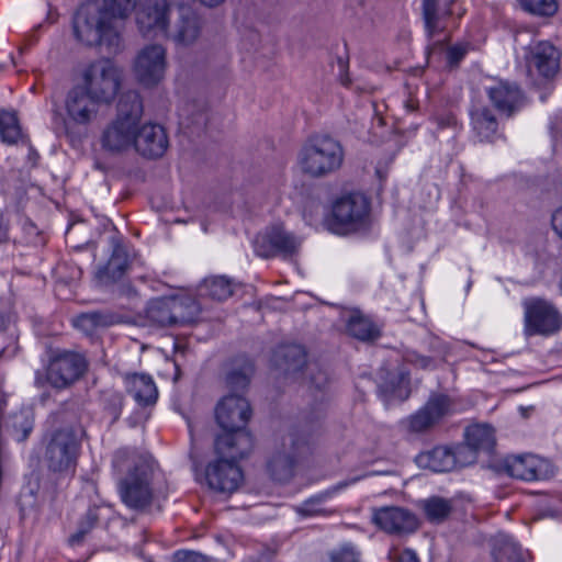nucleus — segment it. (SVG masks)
Listing matches in <instances>:
<instances>
[{
  "instance_id": "3",
  "label": "nucleus",
  "mask_w": 562,
  "mask_h": 562,
  "mask_svg": "<svg viewBox=\"0 0 562 562\" xmlns=\"http://www.w3.org/2000/svg\"><path fill=\"white\" fill-rule=\"evenodd\" d=\"M88 369L89 361L83 353L56 349L50 352L45 373L35 372L34 383L37 387L47 383L55 390H66L82 379Z\"/></svg>"
},
{
  "instance_id": "5",
  "label": "nucleus",
  "mask_w": 562,
  "mask_h": 562,
  "mask_svg": "<svg viewBox=\"0 0 562 562\" xmlns=\"http://www.w3.org/2000/svg\"><path fill=\"white\" fill-rule=\"evenodd\" d=\"M83 428L54 429L46 445L44 460L50 472L74 475L81 453Z\"/></svg>"
},
{
  "instance_id": "45",
  "label": "nucleus",
  "mask_w": 562,
  "mask_h": 562,
  "mask_svg": "<svg viewBox=\"0 0 562 562\" xmlns=\"http://www.w3.org/2000/svg\"><path fill=\"white\" fill-rule=\"evenodd\" d=\"M22 137V128L14 111L0 109V138L8 145H14Z\"/></svg>"
},
{
  "instance_id": "62",
  "label": "nucleus",
  "mask_w": 562,
  "mask_h": 562,
  "mask_svg": "<svg viewBox=\"0 0 562 562\" xmlns=\"http://www.w3.org/2000/svg\"><path fill=\"white\" fill-rule=\"evenodd\" d=\"M30 158H38V154L34 149H31Z\"/></svg>"
},
{
  "instance_id": "53",
  "label": "nucleus",
  "mask_w": 562,
  "mask_h": 562,
  "mask_svg": "<svg viewBox=\"0 0 562 562\" xmlns=\"http://www.w3.org/2000/svg\"><path fill=\"white\" fill-rule=\"evenodd\" d=\"M328 382H329L328 375H327V373L324 370L317 369L316 372H313L311 370L310 383L316 390H318V391L325 390V387L327 386Z\"/></svg>"
},
{
  "instance_id": "39",
  "label": "nucleus",
  "mask_w": 562,
  "mask_h": 562,
  "mask_svg": "<svg viewBox=\"0 0 562 562\" xmlns=\"http://www.w3.org/2000/svg\"><path fill=\"white\" fill-rule=\"evenodd\" d=\"M492 555L494 562H529L528 554L507 536H501L494 541Z\"/></svg>"
},
{
  "instance_id": "16",
  "label": "nucleus",
  "mask_w": 562,
  "mask_h": 562,
  "mask_svg": "<svg viewBox=\"0 0 562 562\" xmlns=\"http://www.w3.org/2000/svg\"><path fill=\"white\" fill-rule=\"evenodd\" d=\"M214 453L218 460L238 464L254 448V437L249 430L222 429L214 438Z\"/></svg>"
},
{
  "instance_id": "1",
  "label": "nucleus",
  "mask_w": 562,
  "mask_h": 562,
  "mask_svg": "<svg viewBox=\"0 0 562 562\" xmlns=\"http://www.w3.org/2000/svg\"><path fill=\"white\" fill-rule=\"evenodd\" d=\"M135 8L136 0H88L74 15V34L87 46L105 45L110 52H116L120 35L113 22L127 18Z\"/></svg>"
},
{
  "instance_id": "8",
  "label": "nucleus",
  "mask_w": 562,
  "mask_h": 562,
  "mask_svg": "<svg viewBox=\"0 0 562 562\" xmlns=\"http://www.w3.org/2000/svg\"><path fill=\"white\" fill-rule=\"evenodd\" d=\"M486 468L497 475L522 481L549 480L555 474V469L550 461L535 454L492 459Z\"/></svg>"
},
{
  "instance_id": "40",
  "label": "nucleus",
  "mask_w": 562,
  "mask_h": 562,
  "mask_svg": "<svg viewBox=\"0 0 562 562\" xmlns=\"http://www.w3.org/2000/svg\"><path fill=\"white\" fill-rule=\"evenodd\" d=\"M171 304V295L150 300L146 307V318L157 327H173Z\"/></svg>"
},
{
  "instance_id": "4",
  "label": "nucleus",
  "mask_w": 562,
  "mask_h": 562,
  "mask_svg": "<svg viewBox=\"0 0 562 562\" xmlns=\"http://www.w3.org/2000/svg\"><path fill=\"white\" fill-rule=\"evenodd\" d=\"M371 203L361 193H349L337 199L326 220L327 228L338 235H349L370 229Z\"/></svg>"
},
{
  "instance_id": "46",
  "label": "nucleus",
  "mask_w": 562,
  "mask_h": 562,
  "mask_svg": "<svg viewBox=\"0 0 562 562\" xmlns=\"http://www.w3.org/2000/svg\"><path fill=\"white\" fill-rule=\"evenodd\" d=\"M345 486H347V483L341 482L331 488L310 497L304 501L300 507H297L296 512L303 517H313L324 514L325 512L319 507V505Z\"/></svg>"
},
{
  "instance_id": "21",
  "label": "nucleus",
  "mask_w": 562,
  "mask_h": 562,
  "mask_svg": "<svg viewBox=\"0 0 562 562\" xmlns=\"http://www.w3.org/2000/svg\"><path fill=\"white\" fill-rule=\"evenodd\" d=\"M223 380L228 394H241L248 391L255 374V362L247 355H236L224 362Z\"/></svg>"
},
{
  "instance_id": "33",
  "label": "nucleus",
  "mask_w": 562,
  "mask_h": 562,
  "mask_svg": "<svg viewBox=\"0 0 562 562\" xmlns=\"http://www.w3.org/2000/svg\"><path fill=\"white\" fill-rule=\"evenodd\" d=\"M346 331L349 336L364 342H373L382 336L381 328L360 311H355L346 323Z\"/></svg>"
},
{
  "instance_id": "49",
  "label": "nucleus",
  "mask_w": 562,
  "mask_h": 562,
  "mask_svg": "<svg viewBox=\"0 0 562 562\" xmlns=\"http://www.w3.org/2000/svg\"><path fill=\"white\" fill-rule=\"evenodd\" d=\"M361 553L351 542H346L328 552V562H361Z\"/></svg>"
},
{
  "instance_id": "22",
  "label": "nucleus",
  "mask_w": 562,
  "mask_h": 562,
  "mask_svg": "<svg viewBox=\"0 0 562 562\" xmlns=\"http://www.w3.org/2000/svg\"><path fill=\"white\" fill-rule=\"evenodd\" d=\"M205 479L211 490L232 494L238 490L244 474L239 464L216 459L207 464Z\"/></svg>"
},
{
  "instance_id": "23",
  "label": "nucleus",
  "mask_w": 562,
  "mask_h": 562,
  "mask_svg": "<svg viewBox=\"0 0 562 562\" xmlns=\"http://www.w3.org/2000/svg\"><path fill=\"white\" fill-rule=\"evenodd\" d=\"M169 146L165 128L160 124L147 123L135 130L134 147L145 158L157 159L164 156Z\"/></svg>"
},
{
  "instance_id": "56",
  "label": "nucleus",
  "mask_w": 562,
  "mask_h": 562,
  "mask_svg": "<svg viewBox=\"0 0 562 562\" xmlns=\"http://www.w3.org/2000/svg\"><path fill=\"white\" fill-rule=\"evenodd\" d=\"M10 241V220L0 212V244Z\"/></svg>"
},
{
  "instance_id": "52",
  "label": "nucleus",
  "mask_w": 562,
  "mask_h": 562,
  "mask_svg": "<svg viewBox=\"0 0 562 562\" xmlns=\"http://www.w3.org/2000/svg\"><path fill=\"white\" fill-rule=\"evenodd\" d=\"M468 53V47L462 44H456L450 46L447 49V66L450 69H456L460 66V63L463 60Z\"/></svg>"
},
{
  "instance_id": "6",
  "label": "nucleus",
  "mask_w": 562,
  "mask_h": 562,
  "mask_svg": "<svg viewBox=\"0 0 562 562\" xmlns=\"http://www.w3.org/2000/svg\"><path fill=\"white\" fill-rule=\"evenodd\" d=\"M153 477L154 468L149 462L145 460L135 462L117 483L123 504L137 512L148 508L154 499Z\"/></svg>"
},
{
  "instance_id": "28",
  "label": "nucleus",
  "mask_w": 562,
  "mask_h": 562,
  "mask_svg": "<svg viewBox=\"0 0 562 562\" xmlns=\"http://www.w3.org/2000/svg\"><path fill=\"white\" fill-rule=\"evenodd\" d=\"M136 126L114 120L101 136L102 148L111 154H119L134 145Z\"/></svg>"
},
{
  "instance_id": "14",
  "label": "nucleus",
  "mask_w": 562,
  "mask_h": 562,
  "mask_svg": "<svg viewBox=\"0 0 562 562\" xmlns=\"http://www.w3.org/2000/svg\"><path fill=\"white\" fill-rule=\"evenodd\" d=\"M452 405L453 401L448 394L431 393L426 404L403 424L406 425L409 432H426L450 414Z\"/></svg>"
},
{
  "instance_id": "57",
  "label": "nucleus",
  "mask_w": 562,
  "mask_h": 562,
  "mask_svg": "<svg viewBox=\"0 0 562 562\" xmlns=\"http://www.w3.org/2000/svg\"><path fill=\"white\" fill-rule=\"evenodd\" d=\"M394 562H420L417 553L409 548L404 549L394 555Z\"/></svg>"
},
{
  "instance_id": "38",
  "label": "nucleus",
  "mask_w": 562,
  "mask_h": 562,
  "mask_svg": "<svg viewBox=\"0 0 562 562\" xmlns=\"http://www.w3.org/2000/svg\"><path fill=\"white\" fill-rule=\"evenodd\" d=\"M419 507L427 521L435 525L445 522L453 512L452 501L437 495L420 501Z\"/></svg>"
},
{
  "instance_id": "2",
  "label": "nucleus",
  "mask_w": 562,
  "mask_h": 562,
  "mask_svg": "<svg viewBox=\"0 0 562 562\" xmlns=\"http://www.w3.org/2000/svg\"><path fill=\"white\" fill-rule=\"evenodd\" d=\"M344 156V148L337 139L327 134H316L310 136L301 148L299 162L303 173L323 178L341 167Z\"/></svg>"
},
{
  "instance_id": "19",
  "label": "nucleus",
  "mask_w": 562,
  "mask_h": 562,
  "mask_svg": "<svg viewBox=\"0 0 562 562\" xmlns=\"http://www.w3.org/2000/svg\"><path fill=\"white\" fill-rule=\"evenodd\" d=\"M486 95L494 109L507 119L514 116L528 102L521 87L508 80H498L486 88Z\"/></svg>"
},
{
  "instance_id": "60",
  "label": "nucleus",
  "mask_w": 562,
  "mask_h": 562,
  "mask_svg": "<svg viewBox=\"0 0 562 562\" xmlns=\"http://www.w3.org/2000/svg\"><path fill=\"white\" fill-rule=\"evenodd\" d=\"M339 78H340V83L342 86H345L347 88H349L351 86V79L349 77L348 70H346V71L340 70Z\"/></svg>"
},
{
  "instance_id": "43",
  "label": "nucleus",
  "mask_w": 562,
  "mask_h": 562,
  "mask_svg": "<svg viewBox=\"0 0 562 562\" xmlns=\"http://www.w3.org/2000/svg\"><path fill=\"white\" fill-rule=\"evenodd\" d=\"M99 403L101 407L102 418L109 422V426H113L121 417L124 407V395L116 390H104L100 392Z\"/></svg>"
},
{
  "instance_id": "32",
  "label": "nucleus",
  "mask_w": 562,
  "mask_h": 562,
  "mask_svg": "<svg viewBox=\"0 0 562 562\" xmlns=\"http://www.w3.org/2000/svg\"><path fill=\"white\" fill-rule=\"evenodd\" d=\"M173 327H184L200 321L201 305L190 295H171Z\"/></svg>"
},
{
  "instance_id": "34",
  "label": "nucleus",
  "mask_w": 562,
  "mask_h": 562,
  "mask_svg": "<svg viewBox=\"0 0 562 562\" xmlns=\"http://www.w3.org/2000/svg\"><path fill=\"white\" fill-rule=\"evenodd\" d=\"M144 112V104L139 93L135 90L123 92L116 105V120L138 126Z\"/></svg>"
},
{
  "instance_id": "9",
  "label": "nucleus",
  "mask_w": 562,
  "mask_h": 562,
  "mask_svg": "<svg viewBox=\"0 0 562 562\" xmlns=\"http://www.w3.org/2000/svg\"><path fill=\"white\" fill-rule=\"evenodd\" d=\"M524 335L550 337L562 330V313L543 297H528L522 302Z\"/></svg>"
},
{
  "instance_id": "24",
  "label": "nucleus",
  "mask_w": 562,
  "mask_h": 562,
  "mask_svg": "<svg viewBox=\"0 0 562 562\" xmlns=\"http://www.w3.org/2000/svg\"><path fill=\"white\" fill-rule=\"evenodd\" d=\"M526 61L535 67L540 76L553 78L560 69V52L548 41H539L529 45Z\"/></svg>"
},
{
  "instance_id": "13",
  "label": "nucleus",
  "mask_w": 562,
  "mask_h": 562,
  "mask_svg": "<svg viewBox=\"0 0 562 562\" xmlns=\"http://www.w3.org/2000/svg\"><path fill=\"white\" fill-rule=\"evenodd\" d=\"M371 521L383 532L397 537L413 535L422 525L415 513L401 506L373 508Z\"/></svg>"
},
{
  "instance_id": "42",
  "label": "nucleus",
  "mask_w": 562,
  "mask_h": 562,
  "mask_svg": "<svg viewBox=\"0 0 562 562\" xmlns=\"http://www.w3.org/2000/svg\"><path fill=\"white\" fill-rule=\"evenodd\" d=\"M81 404L76 400L64 402L60 407L52 415L54 424L58 425L55 429H75L83 428L81 425Z\"/></svg>"
},
{
  "instance_id": "26",
  "label": "nucleus",
  "mask_w": 562,
  "mask_h": 562,
  "mask_svg": "<svg viewBox=\"0 0 562 562\" xmlns=\"http://www.w3.org/2000/svg\"><path fill=\"white\" fill-rule=\"evenodd\" d=\"M99 104L101 103L82 86L74 87L66 99L68 115L79 124L89 123L97 114Z\"/></svg>"
},
{
  "instance_id": "36",
  "label": "nucleus",
  "mask_w": 562,
  "mask_h": 562,
  "mask_svg": "<svg viewBox=\"0 0 562 562\" xmlns=\"http://www.w3.org/2000/svg\"><path fill=\"white\" fill-rule=\"evenodd\" d=\"M201 33V19L191 8H181L173 38L182 45H191Z\"/></svg>"
},
{
  "instance_id": "31",
  "label": "nucleus",
  "mask_w": 562,
  "mask_h": 562,
  "mask_svg": "<svg viewBox=\"0 0 562 562\" xmlns=\"http://www.w3.org/2000/svg\"><path fill=\"white\" fill-rule=\"evenodd\" d=\"M124 381L126 392L133 396L139 406L146 407L156 403L158 391L149 374L127 373Z\"/></svg>"
},
{
  "instance_id": "51",
  "label": "nucleus",
  "mask_w": 562,
  "mask_h": 562,
  "mask_svg": "<svg viewBox=\"0 0 562 562\" xmlns=\"http://www.w3.org/2000/svg\"><path fill=\"white\" fill-rule=\"evenodd\" d=\"M404 360L405 362L423 370H435L438 368L436 357L424 356L414 350L406 351Z\"/></svg>"
},
{
  "instance_id": "30",
  "label": "nucleus",
  "mask_w": 562,
  "mask_h": 562,
  "mask_svg": "<svg viewBox=\"0 0 562 562\" xmlns=\"http://www.w3.org/2000/svg\"><path fill=\"white\" fill-rule=\"evenodd\" d=\"M123 323V316L111 310H95L78 314L72 325L87 336H93L98 328H108Z\"/></svg>"
},
{
  "instance_id": "44",
  "label": "nucleus",
  "mask_w": 562,
  "mask_h": 562,
  "mask_svg": "<svg viewBox=\"0 0 562 562\" xmlns=\"http://www.w3.org/2000/svg\"><path fill=\"white\" fill-rule=\"evenodd\" d=\"M100 509L101 506L99 505L90 506L86 514L80 517L77 525V531L68 538V543L71 547L82 544L86 536L97 527L100 521Z\"/></svg>"
},
{
  "instance_id": "64",
  "label": "nucleus",
  "mask_w": 562,
  "mask_h": 562,
  "mask_svg": "<svg viewBox=\"0 0 562 562\" xmlns=\"http://www.w3.org/2000/svg\"><path fill=\"white\" fill-rule=\"evenodd\" d=\"M559 289H560L561 294H562V279H561V281L559 282Z\"/></svg>"
},
{
  "instance_id": "55",
  "label": "nucleus",
  "mask_w": 562,
  "mask_h": 562,
  "mask_svg": "<svg viewBox=\"0 0 562 562\" xmlns=\"http://www.w3.org/2000/svg\"><path fill=\"white\" fill-rule=\"evenodd\" d=\"M439 128L457 127L458 119L452 112L442 113L436 116Z\"/></svg>"
},
{
  "instance_id": "50",
  "label": "nucleus",
  "mask_w": 562,
  "mask_h": 562,
  "mask_svg": "<svg viewBox=\"0 0 562 562\" xmlns=\"http://www.w3.org/2000/svg\"><path fill=\"white\" fill-rule=\"evenodd\" d=\"M171 562H224V561H221L216 558L206 555L199 551L188 550V549H179L172 553Z\"/></svg>"
},
{
  "instance_id": "12",
  "label": "nucleus",
  "mask_w": 562,
  "mask_h": 562,
  "mask_svg": "<svg viewBox=\"0 0 562 562\" xmlns=\"http://www.w3.org/2000/svg\"><path fill=\"white\" fill-rule=\"evenodd\" d=\"M83 82L82 87L104 104L113 101L121 86L119 71L110 59L92 63L85 70Z\"/></svg>"
},
{
  "instance_id": "61",
  "label": "nucleus",
  "mask_w": 562,
  "mask_h": 562,
  "mask_svg": "<svg viewBox=\"0 0 562 562\" xmlns=\"http://www.w3.org/2000/svg\"><path fill=\"white\" fill-rule=\"evenodd\" d=\"M337 64L341 71H346L349 68V58L348 57L344 58L341 56H338Z\"/></svg>"
},
{
  "instance_id": "17",
  "label": "nucleus",
  "mask_w": 562,
  "mask_h": 562,
  "mask_svg": "<svg viewBox=\"0 0 562 562\" xmlns=\"http://www.w3.org/2000/svg\"><path fill=\"white\" fill-rule=\"evenodd\" d=\"M169 11L167 0H143L135 14L137 27L143 36L165 35L169 25Z\"/></svg>"
},
{
  "instance_id": "59",
  "label": "nucleus",
  "mask_w": 562,
  "mask_h": 562,
  "mask_svg": "<svg viewBox=\"0 0 562 562\" xmlns=\"http://www.w3.org/2000/svg\"><path fill=\"white\" fill-rule=\"evenodd\" d=\"M276 552L269 548H265L251 562H274Z\"/></svg>"
},
{
  "instance_id": "15",
  "label": "nucleus",
  "mask_w": 562,
  "mask_h": 562,
  "mask_svg": "<svg viewBox=\"0 0 562 562\" xmlns=\"http://www.w3.org/2000/svg\"><path fill=\"white\" fill-rule=\"evenodd\" d=\"M251 415L250 403L241 394H227L215 407V419L221 429L248 430Z\"/></svg>"
},
{
  "instance_id": "18",
  "label": "nucleus",
  "mask_w": 562,
  "mask_h": 562,
  "mask_svg": "<svg viewBox=\"0 0 562 562\" xmlns=\"http://www.w3.org/2000/svg\"><path fill=\"white\" fill-rule=\"evenodd\" d=\"M378 396L386 406L403 403L411 396L409 372L404 368L391 370L381 367L378 371Z\"/></svg>"
},
{
  "instance_id": "29",
  "label": "nucleus",
  "mask_w": 562,
  "mask_h": 562,
  "mask_svg": "<svg viewBox=\"0 0 562 562\" xmlns=\"http://www.w3.org/2000/svg\"><path fill=\"white\" fill-rule=\"evenodd\" d=\"M457 0H448L445 8L440 9V0H422V18L428 38L445 32L442 22L452 15V5Z\"/></svg>"
},
{
  "instance_id": "63",
  "label": "nucleus",
  "mask_w": 562,
  "mask_h": 562,
  "mask_svg": "<svg viewBox=\"0 0 562 562\" xmlns=\"http://www.w3.org/2000/svg\"><path fill=\"white\" fill-rule=\"evenodd\" d=\"M188 428H189L191 437H193V426H192L191 422H188Z\"/></svg>"
},
{
  "instance_id": "37",
  "label": "nucleus",
  "mask_w": 562,
  "mask_h": 562,
  "mask_svg": "<svg viewBox=\"0 0 562 562\" xmlns=\"http://www.w3.org/2000/svg\"><path fill=\"white\" fill-rule=\"evenodd\" d=\"M464 440L477 453L485 452L491 454L496 446L495 430L486 424L470 425L464 429Z\"/></svg>"
},
{
  "instance_id": "25",
  "label": "nucleus",
  "mask_w": 562,
  "mask_h": 562,
  "mask_svg": "<svg viewBox=\"0 0 562 562\" xmlns=\"http://www.w3.org/2000/svg\"><path fill=\"white\" fill-rule=\"evenodd\" d=\"M271 362L272 366L285 376H295L305 368L307 363V352L302 345H280L273 350Z\"/></svg>"
},
{
  "instance_id": "11",
  "label": "nucleus",
  "mask_w": 562,
  "mask_h": 562,
  "mask_svg": "<svg viewBox=\"0 0 562 562\" xmlns=\"http://www.w3.org/2000/svg\"><path fill=\"white\" fill-rule=\"evenodd\" d=\"M301 240L282 225H272L256 235L254 250L258 257L288 259L299 252Z\"/></svg>"
},
{
  "instance_id": "35",
  "label": "nucleus",
  "mask_w": 562,
  "mask_h": 562,
  "mask_svg": "<svg viewBox=\"0 0 562 562\" xmlns=\"http://www.w3.org/2000/svg\"><path fill=\"white\" fill-rule=\"evenodd\" d=\"M451 448L447 446H437L429 451L420 452L416 457V462L420 468L429 469L434 472H450L454 470Z\"/></svg>"
},
{
  "instance_id": "48",
  "label": "nucleus",
  "mask_w": 562,
  "mask_h": 562,
  "mask_svg": "<svg viewBox=\"0 0 562 562\" xmlns=\"http://www.w3.org/2000/svg\"><path fill=\"white\" fill-rule=\"evenodd\" d=\"M451 448V453L454 462V470L459 468L469 467L474 464L477 460V452L464 440Z\"/></svg>"
},
{
  "instance_id": "58",
  "label": "nucleus",
  "mask_w": 562,
  "mask_h": 562,
  "mask_svg": "<svg viewBox=\"0 0 562 562\" xmlns=\"http://www.w3.org/2000/svg\"><path fill=\"white\" fill-rule=\"evenodd\" d=\"M551 225L554 233L562 239V205L553 212Z\"/></svg>"
},
{
  "instance_id": "47",
  "label": "nucleus",
  "mask_w": 562,
  "mask_h": 562,
  "mask_svg": "<svg viewBox=\"0 0 562 562\" xmlns=\"http://www.w3.org/2000/svg\"><path fill=\"white\" fill-rule=\"evenodd\" d=\"M521 10L538 18L550 19L559 11L558 0H517Z\"/></svg>"
},
{
  "instance_id": "41",
  "label": "nucleus",
  "mask_w": 562,
  "mask_h": 562,
  "mask_svg": "<svg viewBox=\"0 0 562 562\" xmlns=\"http://www.w3.org/2000/svg\"><path fill=\"white\" fill-rule=\"evenodd\" d=\"M199 294L202 297L223 302L234 294V284L224 276L206 278L199 286Z\"/></svg>"
},
{
  "instance_id": "10",
  "label": "nucleus",
  "mask_w": 562,
  "mask_h": 562,
  "mask_svg": "<svg viewBox=\"0 0 562 562\" xmlns=\"http://www.w3.org/2000/svg\"><path fill=\"white\" fill-rule=\"evenodd\" d=\"M109 257L93 272V281L98 286L112 288L123 282L132 269L133 257L124 238L117 233L108 239Z\"/></svg>"
},
{
  "instance_id": "54",
  "label": "nucleus",
  "mask_w": 562,
  "mask_h": 562,
  "mask_svg": "<svg viewBox=\"0 0 562 562\" xmlns=\"http://www.w3.org/2000/svg\"><path fill=\"white\" fill-rule=\"evenodd\" d=\"M429 351L432 353L430 357H436V360H445L447 355V348L445 344L437 337L429 339Z\"/></svg>"
},
{
  "instance_id": "27",
  "label": "nucleus",
  "mask_w": 562,
  "mask_h": 562,
  "mask_svg": "<svg viewBox=\"0 0 562 562\" xmlns=\"http://www.w3.org/2000/svg\"><path fill=\"white\" fill-rule=\"evenodd\" d=\"M471 126L480 142L494 143L502 137L499 124L487 105H474L470 110Z\"/></svg>"
},
{
  "instance_id": "7",
  "label": "nucleus",
  "mask_w": 562,
  "mask_h": 562,
  "mask_svg": "<svg viewBox=\"0 0 562 562\" xmlns=\"http://www.w3.org/2000/svg\"><path fill=\"white\" fill-rule=\"evenodd\" d=\"M310 451L308 441L296 434H289L282 438L281 443L273 449L266 462V469L271 480L278 483L290 482L295 474L300 459Z\"/></svg>"
},
{
  "instance_id": "20",
  "label": "nucleus",
  "mask_w": 562,
  "mask_h": 562,
  "mask_svg": "<svg viewBox=\"0 0 562 562\" xmlns=\"http://www.w3.org/2000/svg\"><path fill=\"white\" fill-rule=\"evenodd\" d=\"M165 70L166 50L161 45H148L138 53L134 71L139 83L148 88L158 85Z\"/></svg>"
}]
</instances>
